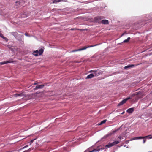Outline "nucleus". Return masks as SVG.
<instances>
[{
  "label": "nucleus",
  "instance_id": "1",
  "mask_svg": "<svg viewBox=\"0 0 152 152\" xmlns=\"http://www.w3.org/2000/svg\"><path fill=\"white\" fill-rule=\"evenodd\" d=\"M119 141L116 140L115 141L112 142H109L108 144L106 145L105 146V147L107 148H109L111 147H112L115 145L118 144L119 143Z\"/></svg>",
  "mask_w": 152,
  "mask_h": 152
},
{
  "label": "nucleus",
  "instance_id": "2",
  "mask_svg": "<svg viewBox=\"0 0 152 152\" xmlns=\"http://www.w3.org/2000/svg\"><path fill=\"white\" fill-rule=\"evenodd\" d=\"M103 18L101 16H98L95 18L94 19L95 22L98 23H101V20Z\"/></svg>",
  "mask_w": 152,
  "mask_h": 152
},
{
  "label": "nucleus",
  "instance_id": "3",
  "mask_svg": "<svg viewBox=\"0 0 152 152\" xmlns=\"http://www.w3.org/2000/svg\"><path fill=\"white\" fill-rule=\"evenodd\" d=\"M11 34L13 35L16 39L20 38L22 36L18 34L17 32H13L11 33Z\"/></svg>",
  "mask_w": 152,
  "mask_h": 152
},
{
  "label": "nucleus",
  "instance_id": "4",
  "mask_svg": "<svg viewBox=\"0 0 152 152\" xmlns=\"http://www.w3.org/2000/svg\"><path fill=\"white\" fill-rule=\"evenodd\" d=\"M118 130H115L107 134L105 136V137H107L109 136H111L112 135L114 134Z\"/></svg>",
  "mask_w": 152,
  "mask_h": 152
},
{
  "label": "nucleus",
  "instance_id": "5",
  "mask_svg": "<svg viewBox=\"0 0 152 152\" xmlns=\"http://www.w3.org/2000/svg\"><path fill=\"white\" fill-rule=\"evenodd\" d=\"M118 130H115L107 134L105 136V137H107L109 136H111L112 135L114 134Z\"/></svg>",
  "mask_w": 152,
  "mask_h": 152
},
{
  "label": "nucleus",
  "instance_id": "6",
  "mask_svg": "<svg viewBox=\"0 0 152 152\" xmlns=\"http://www.w3.org/2000/svg\"><path fill=\"white\" fill-rule=\"evenodd\" d=\"M129 99V98H127L126 99H124L121 101L118 105V106H119L121 105H122L124 103H125Z\"/></svg>",
  "mask_w": 152,
  "mask_h": 152
},
{
  "label": "nucleus",
  "instance_id": "7",
  "mask_svg": "<svg viewBox=\"0 0 152 152\" xmlns=\"http://www.w3.org/2000/svg\"><path fill=\"white\" fill-rule=\"evenodd\" d=\"M44 86V85H41L37 86L34 89V90H36L38 89L42 88Z\"/></svg>",
  "mask_w": 152,
  "mask_h": 152
},
{
  "label": "nucleus",
  "instance_id": "8",
  "mask_svg": "<svg viewBox=\"0 0 152 152\" xmlns=\"http://www.w3.org/2000/svg\"><path fill=\"white\" fill-rule=\"evenodd\" d=\"M101 23L103 24H108L109 21L107 20H103L101 21Z\"/></svg>",
  "mask_w": 152,
  "mask_h": 152
},
{
  "label": "nucleus",
  "instance_id": "9",
  "mask_svg": "<svg viewBox=\"0 0 152 152\" xmlns=\"http://www.w3.org/2000/svg\"><path fill=\"white\" fill-rule=\"evenodd\" d=\"M135 65L134 64H129L124 67V68L127 69L128 68H130L132 67L135 66Z\"/></svg>",
  "mask_w": 152,
  "mask_h": 152
},
{
  "label": "nucleus",
  "instance_id": "10",
  "mask_svg": "<svg viewBox=\"0 0 152 152\" xmlns=\"http://www.w3.org/2000/svg\"><path fill=\"white\" fill-rule=\"evenodd\" d=\"M13 61H12L9 60L7 61H6V62H0V64L1 65H3L4 64L7 63H11L13 62Z\"/></svg>",
  "mask_w": 152,
  "mask_h": 152
},
{
  "label": "nucleus",
  "instance_id": "11",
  "mask_svg": "<svg viewBox=\"0 0 152 152\" xmlns=\"http://www.w3.org/2000/svg\"><path fill=\"white\" fill-rule=\"evenodd\" d=\"M14 96L15 97H16L17 96H24L25 95L23 94V93H22L20 94H14Z\"/></svg>",
  "mask_w": 152,
  "mask_h": 152
},
{
  "label": "nucleus",
  "instance_id": "12",
  "mask_svg": "<svg viewBox=\"0 0 152 152\" xmlns=\"http://www.w3.org/2000/svg\"><path fill=\"white\" fill-rule=\"evenodd\" d=\"M94 77V75L93 74H91L87 76L86 79H90Z\"/></svg>",
  "mask_w": 152,
  "mask_h": 152
},
{
  "label": "nucleus",
  "instance_id": "13",
  "mask_svg": "<svg viewBox=\"0 0 152 152\" xmlns=\"http://www.w3.org/2000/svg\"><path fill=\"white\" fill-rule=\"evenodd\" d=\"M134 111V108H131L128 109L127 110V112L129 113H131L133 112Z\"/></svg>",
  "mask_w": 152,
  "mask_h": 152
},
{
  "label": "nucleus",
  "instance_id": "14",
  "mask_svg": "<svg viewBox=\"0 0 152 152\" xmlns=\"http://www.w3.org/2000/svg\"><path fill=\"white\" fill-rule=\"evenodd\" d=\"M61 1H65L66 2V1L64 0H54L52 2L53 3H57Z\"/></svg>",
  "mask_w": 152,
  "mask_h": 152
},
{
  "label": "nucleus",
  "instance_id": "15",
  "mask_svg": "<svg viewBox=\"0 0 152 152\" xmlns=\"http://www.w3.org/2000/svg\"><path fill=\"white\" fill-rule=\"evenodd\" d=\"M96 45H90V46H84V48H85L84 49V50H85L88 48L96 46Z\"/></svg>",
  "mask_w": 152,
  "mask_h": 152
},
{
  "label": "nucleus",
  "instance_id": "16",
  "mask_svg": "<svg viewBox=\"0 0 152 152\" xmlns=\"http://www.w3.org/2000/svg\"><path fill=\"white\" fill-rule=\"evenodd\" d=\"M44 51L43 49L41 48L38 51V54L39 53V55H41L43 53Z\"/></svg>",
  "mask_w": 152,
  "mask_h": 152
},
{
  "label": "nucleus",
  "instance_id": "17",
  "mask_svg": "<svg viewBox=\"0 0 152 152\" xmlns=\"http://www.w3.org/2000/svg\"><path fill=\"white\" fill-rule=\"evenodd\" d=\"M84 49L85 48H80L79 49L73 50L72 51V52H74L77 51H80L81 50H84Z\"/></svg>",
  "mask_w": 152,
  "mask_h": 152
},
{
  "label": "nucleus",
  "instance_id": "18",
  "mask_svg": "<svg viewBox=\"0 0 152 152\" xmlns=\"http://www.w3.org/2000/svg\"><path fill=\"white\" fill-rule=\"evenodd\" d=\"M79 30L80 31H85V30H87L86 29H80L79 28H72L70 29V30Z\"/></svg>",
  "mask_w": 152,
  "mask_h": 152
},
{
  "label": "nucleus",
  "instance_id": "19",
  "mask_svg": "<svg viewBox=\"0 0 152 152\" xmlns=\"http://www.w3.org/2000/svg\"><path fill=\"white\" fill-rule=\"evenodd\" d=\"M33 54L36 56H38V50L34 51L33 53Z\"/></svg>",
  "mask_w": 152,
  "mask_h": 152
},
{
  "label": "nucleus",
  "instance_id": "20",
  "mask_svg": "<svg viewBox=\"0 0 152 152\" xmlns=\"http://www.w3.org/2000/svg\"><path fill=\"white\" fill-rule=\"evenodd\" d=\"M107 121V120H104L102 121H101L100 123L99 124V125H101L105 123L106 121Z\"/></svg>",
  "mask_w": 152,
  "mask_h": 152
},
{
  "label": "nucleus",
  "instance_id": "21",
  "mask_svg": "<svg viewBox=\"0 0 152 152\" xmlns=\"http://www.w3.org/2000/svg\"><path fill=\"white\" fill-rule=\"evenodd\" d=\"M27 12H25L23 15H22V17H25L28 16Z\"/></svg>",
  "mask_w": 152,
  "mask_h": 152
},
{
  "label": "nucleus",
  "instance_id": "22",
  "mask_svg": "<svg viewBox=\"0 0 152 152\" xmlns=\"http://www.w3.org/2000/svg\"><path fill=\"white\" fill-rule=\"evenodd\" d=\"M130 39V37H128L126 39V40H124L123 41V42L124 43H127L129 41Z\"/></svg>",
  "mask_w": 152,
  "mask_h": 152
},
{
  "label": "nucleus",
  "instance_id": "23",
  "mask_svg": "<svg viewBox=\"0 0 152 152\" xmlns=\"http://www.w3.org/2000/svg\"><path fill=\"white\" fill-rule=\"evenodd\" d=\"M97 70L94 71V73H93V74L94 75V76L96 77L98 76V74H97Z\"/></svg>",
  "mask_w": 152,
  "mask_h": 152
},
{
  "label": "nucleus",
  "instance_id": "24",
  "mask_svg": "<svg viewBox=\"0 0 152 152\" xmlns=\"http://www.w3.org/2000/svg\"><path fill=\"white\" fill-rule=\"evenodd\" d=\"M97 73L98 74V76H99V75L101 74L102 73V72L101 70L97 71Z\"/></svg>",
  "mask_w": 152,
  "mask_h": 152
},
{
  "label": "nucleus",
  "instance_id": "25",
  "mask_svg": "<svg viewBox=\"0 0 152 152\" xmlns=\"http://www.w3.org/2000/svg\"><path fill=\"white\" fill-rule=\"evenodd\" d=\"M97 73L98 74V76H99V75L101 74L102 73V72L101 70L97 71Z\"/></svg>",
  "mask_w": 152,
  "mask_h": 152
},
{
  "label": "nucleus",
  "instance_id": "26",
  "mask_svg": "<svg viewBox=\"0 0 152 152\" xmlns=\"http://www.w3.org/2000/svg\"><path fill=\"white\" fill-rule=\"evenodd\" d=\"M148 136H146L145 137H138V139H143L146 137H148Z\"/></svg>",
  "mask_w": 152,
  "mask_h": 152
},
{
  "label": "nucleus",
  "instance_id": "27",
  "mask_svg": "<svg viewBox=\"0 0 152 152\" xmlns=\"http://www.w3.org/2000/svg\"><path fill=\"white\" fill-rule=\"evenodd\" d=\"M2 38L4 39V40L6 42H7L8 40V39L7 38L4 37L3 36H2Z\"/></svg>",
  "mask_w": 152,
  "mask_h": 152
},
{
  "label": "nucleus",
  "instance_id": "28",
  "mask_svg": "<svg viewBox=\"0 0 152 152\" xmlns=\"http://www.w3.org/2000/svg\"><path fill=\"white\" fill-rule=\"evenodd\" d=\"M25 34L26 36H27L30 37V35L28 33H25Z\"/></svg>",
  "mask_w": 152,
  "mask_h": 152
},
{
  "label": "nucleus",
  "instance_id": "29",
  "mask_svg": "<svg viewBox=\"0 0 152 152\" xmlns=\"http://www.w3.org/2000/svg\"><path fill=\"white\" fill-rule=\"evenodd\" d=\"M150 136H151L150 135H148V137H146V138H148V139H151V138H152V137H150Z\"/></svg>",
  "mask_w": 152,
  "mask_h": 152
},
{
  "label": "nucleus",
  "instance_id": "30",
  "mask_svg": "<svg viewBox=\"0 0 152 152\" xmlns=\"http://www.w3.org/2000/svg\"><path fill=\"white\" fill-rule=\"evenodd\" d=\"M35 140V139H33L31 141V142L30 144V145H31V143H32Z\"/></svg>",
  "mask_w": 152,
  "mask_h": 152
},
{
  "label": "nucleus",
  "instance_id": "31",
  "mask_svg": "<svg viewBox=\"0 0 152 152\" xmlns=\"http://www.w3.org/2000/svg\"><path fill=\"white\" fill-rule=\"evenodd\" d=\"M138 139V137H135L134 138H133L132 140H136Z\"/></svg>",
  "mask_w": 152,
  "mask_h": 152
},
{
  "label": "nucleus",
  "instance_id": "32",
  "mask_svg": "<svg viewBox=\"0 0 152 152\" xmlns=\"http://www.w3.org/2000/svg\"><path fill=\"white\" fill-rule=\"evenodd\" d=\"M27 147H28V145H26L24 147H23V148H22V149L25 148H26Z\"/></svg>",
  "mask_w": 152,
  "mask_h": 152
},
{
  "label": "nucleus",
  "instance_id": "33",
  "mask_svg": "<svg viewBox=\"0 0 152 152\" xmlns=\"http://www.w3.org/2000/svg\"><path fill=\"white\" fill-rule=\"evenodd\" d=\"M94 70H91V71H89V72H94Z\"/></svg>",
  "mask_w": 152,
  "mask_h": 152
},
{
  "label": "nucleus",
  "instance_id": "34",
  "mask_svg": "<svg viewBox=\"0 0 152 152\" xmlns=\"http://www.w3.org/2000/svg\"><path fill=\"white\" fill-rule=\"evenodd\" d=\"M30 151H31L30 149L29 148L28 150L25 151H24V152H29Z\"/></svg>",
  "mask_w": 152,
  "mask_h": 152
},
{
  "label": "nucleus",
  "instance_id": "35",
  "mask_svg": "<svg viewBox=\"0 0 152 152\" xmlns=\"http://www.w3.org/2000/svg\"><path fill=\"white\" fill-rule=\"evenodd\" d=\"M146 141V140L145 139H144L143 140V143H144Z\"/></svg>",
  "mask_w": 152,
  "mask_h": 152
},
{
  "label": "nucleus",
  "instance_id": "36",
  "mask_svg": "<svg viewBox=\"0 0 152 152\" xmlns=\"http://www.w3.org/2000/svg\"><path fill=\"white\" fill-rule=\"evenodd\" d=\"M136 93H137L136 94L138 95V94H140V92H136Z\"/></svg>",
  "mask_w": 152,
  "mask_h": 152
},
{
  "label": "nucleus",
  "instance_id": "37",
  "mask_svg": "<svg viewBox=\"0 0 152 152\" xmlns=\"http://www.w3.org/2000/svg\"><path fill=\"white\" fill-rule=\"evenodd\" d=\"M37 83L36 82V83H34V85H37Z\"/></svg>",
  "mask_w": 152,
  "mask_h": 152
},
{
  "label": "nucleus",
  "instance_id": "38",
  "mask_svg": "<svg viewBox=\"0 0 152 152\" xmlns=\"http://www.w3.org/2000/svg\"><path fill=\"white\" fill-rule=\"evenodd\" d=\"M16 3L20 4V2H16Z\"/></svg>",
  "mask_w": 152,
  "mask_h": 152
},
{
  "label": "nucleus",
  "instance_id": "39",
  "mask_svg": "<svg viewBox=\"0 0 152 152\" xmlns=\"http://www.w3.org/2000/svg\"><path fill=\"white\" fill-rule=\"evenodd\" d=\"M124 113V112H123V113H121V114H123Z\"/></svg>",
  "mask_w": 152,
  "mask_h": 152
},
{
  "label": "nucleus",
  "instance_id": "40",
  "mask_svg": "<svg viewBox=\"0 0 152 152\" xmlns=\"http://www.w3.org/2000/svg\"><path fill=\"white\" fill-rule=\"evenodd\" d=\"M124 33H123L122 35H121V36H123V35H124Z\"/></svg>",
  "mask_w": 152,
  "mask_h": 152
},
{
  "label": "nucleus",
  "instance_id": "41",
  "mask_svg": "<svg viewBox=\"0 0 152 152\" xmlns=\"http://www.w3.org/2000/svg\"><path fill=\"white\" fill-rule=\"evenodd\" d=\"M119 137V138H120V137Z\"/></svg>",
  "mask_w": 152,
  "mask_h": 152
},
{
  "label": "nucleus",
  "instance_id": "42",
  "mask_svg": "<svg viewBox=\"0 0 152 152\" xmlns=\"http://www.w3.org/2000/svg\"><path fill=\"white\" fill-rule=\"evenodd\" d=\"M139 65V64H137V65H136V66H137V65Z\"/></svg>",
  "mask_w": 152,
  "mask_h": 152
}]
</instances>
